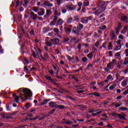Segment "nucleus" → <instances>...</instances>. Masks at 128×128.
I'll return each mask as SVG.
<instances>
[{"label": "nucleus", "instance_id": "f257e3e1", "mask_svg": "<svg viewBox=\"0 0 128 128\" xmlns=\"http://www.w3.org/2000/svg\"><path fill=\"white\" fill-rule=\"evenodd\" d=\"M18 92L20 94L22 100H27L26 98L32 96V91L28 88H20L18 90Z\"/></svg>", "mask_w": 128, "mask_h": 128}, {"label": "nucleus", "instance_id": "f03ea898", "mask_svg": "<svg viewBox=\"0 0 128 128\" xmlns=\"http://www.w3.org/2000/svg\"><path fill=\"white\" fill-rule=\"evenodd\" d=\"M116 60L115 59L112 60V62L107 64L104 70L106 72H110V70H113L114 68L116 66Z\"/></svg>", "mask_w": 128, "mask_h": 128}, {"label": "nucleus", "instance_id": "7ed1b4c3", "mask_svg": "<svg viewBox=\"0 0 128 128\" xmlns=\"http://www.w3.org/2000/svg\"><path fill=\"white\" fill-rule=\"evenodd\" d=\"M38 58L43 60H48V55L47 54H44V57L42 55V53H39L37 54Z\"/></svg>", "mask_w": 128, "mask_h": 128}, {"label": "nucleus", "instance_id": "20e7f679", "mask_svg": "<svg viewBox=\"0 0 128 128\" xmlns=\"http://www.w3.org/2000/svg\"><path fill=\"white\" fill-rule=\"evenodd\" d=\"M106 10V8H99L94 12V14L97 16H100L102 12H104Z\"/></svg>", "mask_w": 128, "mask_h": 128}, {"label": "nucleus", "instance_id": "39448f33", "mask_svg": "<svg viewBox=\"0 0 128 128\" xmlns=\"http://www.w3.org/2000/svg\"><path fill=\"white\" fill-rule=\"evenodd\" d=\"M126 67V65L124 64V61L122 60H121L118 62V64H117V68L119 70L124 68Z\"/></svg>", "mask_w": 128, "mask_h": 128}, {"label": "nucleus", "instance_id": "423d86ee", "mask_svg": "<svg viewBox=\"0 0 128 128\" xmlns=\"http://www.w3.org/2000/svg\"><path fill=\"white\" fill-rule=\"evenodd\" d=\"M66 8L67 10H74L76 9V6H73L72 3H69L66 6Z\"/></svg>", "mask_w": 128, "mask_h": 128}, {"label": "nucleus", "instance_id": "0eeeda50", "mask_svg": "<svg viewBox=\"0 0 128 128\" xmlns=\"http://www.w3.org/2000/svg\"><path fill=\"white\" fill-rule=\"evenodd\" d=\"M50 42H52L54 46H56L60 44V40L58 38H52L50 40Z\"/></svg>", "mask_w": 128, "mask_h": 128}, {"label": "nucleus", "instance_id": "6e6552de", "mask_svg": "<svg viewBox=\"0 0 128 128\" xmlns=\"http://www.w3.org/2000/svg\"><path fill=\"white\" fill-rule=\"evenodd\" d=\"M30 16L33 20H36L38 19V14L34 13V12H30Z\"/></svg>", "mask_w": 128, "mask_h": 128}, {"label": "nucleus", "instance_id": "1a4fd4ad", "mask_svg": "<svg viewBox=\"0 0 128 128\" xmlns=\"http://www.w3.org/2000/svg\"><path fill=\"white\" fill-rule=\"evenodd\" d=\"M128 78H126L121 82V86H123V88H126V86H128Z\"/></svg>", "mask_w": 128, "mask_h": 128}, {"label": "nucleus", "instance_id": "9d476101", "mask_svg": "<svg viewBox=\"0 0 128 128\" xmlns=\"http://www.w3.org/2000/svg\"><path fill=\"white\" fill-rule=\"evenodd\" d=\"M44 6H47V8H51L54 6V4L50 2L48 0H46L44 2Z\"/></svg>", "mask_w": 128, "mask_h": 128}, {"label": "nucleus", "instance_id": "9b49d317", "mask_svg": "<svg viewBox=\"0 0 128 128\" xmlns=\"http://www.w3.org/2000/svg\"><path fill=\"white\" fill-rule=\"evenodd\" d=\"M44 14H46V11L44 8H41L40 10L38 12V15L40 16H44Z\"/></svg>", "mask_w": 128, "mask_h": 128}, {"label": "nucleus", "instance_id": "f8f14e48", "mask_svg": "<svg viewBox=\"0 0 128 128\" xmlns=\"http://www.w3.org/2000/svg\"><path fill=\"white\" fill-rule=\"evenodd\" d=\"M80 30H78V28H76V27L74 26L72 29V32L74 34H75L78 36V34H80Z\"/></svg>", "mask_w": 128, "mask_h": 128}, {"label": "nucleus", "instance_id": "ddd939ff", "mask_svg": "<svg viewBox=\"0 0 128 128\" xmlns=\"http://www.w3.org/2000/svg\"><path fill=\"white\" fill-rule=\"evenodd\" d=\"M126 116L124 113L118 114V118H119L120 120H126Z\"/></svg>", "mask_w": 128, "mask_h": 128}, {"label": "nucleus", "instance_id": "4468645a", "mask_svg": "<svg viewBox=\"0 0 128 128\" xmlns=\"http://www.w3.org/2000/svg\"><path fill=\"white\" fill-rule=\"evenodd\" d=\"M58 104L56 102H49V106H50V108H56Z\"/></svg>", "mask_w": 128, "mask_h": 128}, {"label": "nucleus", "instance_id": "2eb2a0df", "mask_svg": "<svg viewBox=\"0 0 128 128\" xmlns=\"http://www.w3.org/2000/svg\"><path fill=\"white\" fill-rule=\"evenodd\" d=\"M72 26L70 25L68 27H64V30L66 32H72Z\"/></svg>", "mask_w": 128, "mask_h": 128}, {"label": "nucleus", "instance_id": "dca6fc26", "mask_svg": "<svg viewBox=\"0 0 128 128\" xmlns=\"http://www.w3.org/2000/svg\"><path fill=\"white\" fill-rule=\"evenodd\" d=\"M13 98H14V100L16 102L17 104L18 103V102L20 100V97H18V96H16V94L14 93L13 94Z\"/></svg>", "mask_w": 128, "mask_h": 128}, {"label": "nucleus", "instance_id": "f3484780", "mask_svg": "<svg viewBox=\"0 0 128 128\" xmlns=\"http://www.w3.org/2000/svg\"><path fill=\"white\" fill-rule=\"evenodd\" d=\"M80 62V60L78 59V56H74V60L72 61L73 64H78Z\"/></svg>", "mask_w": 128, "mask_h": 128}, {"label": "nucleus", "instance_id": "a211bd4d", "mask_svg": "<svg viewBox=\"0 0 128 128\" xmlns=\"http://www.w3.org/2000/svg\"><path fill=\"white\" fill-rule=\"evenodd\" d=\"M128 28V26H124V28L121 30V34H124V36H126V30Z\"/></svg>", "mask_w": 128, "mask_h": 128}, {"label": "nucleus", "instance_id": "6ab92c4d", "mask_svg": "<svg viewBox=\"0 0 128 128\" xmlns=\"http://www.w3.org/2000/svg\"><path fill=\"white\" fill-rule=\"evenodd\" d=\"M104 4H106V2L104 0H102L100 2L98 6L99 8H105V7H102L104 6Z\"/></svg>", "mask_w": 128, "mask_h": 128}, {"label": "nucleus", "instance_id": "aec40b11", "mask_svg": "<svg viewBox=\"0 0 128 128\" xmlns=\"http://www.w3.org/2000/svg\"><path fill=\"white\" fill-rule=\"evenodd\" d=\"M93 56L94 54H92V52H90V53L87 54V58H88V60H92Z\"/></svg>", "mask_w": 128, "mask_h": 128}, {"label": "nucleus", "instance_id": "412c9836", "mask_svg": "<svg viewBox=\"0 0 128 128\" xmlns=\"http://www.w3.org/2000/svg\"><path fill=\"white\" fill-rule=\"evenodd\" d=\"M52 14V10H46V14L44 16H50V14Z\"/></svg>", "mask_w": 128, "mask_h": 128}, {"label": "nucleus", "instance_id": "4be33fe9", "mask_svg": "<svg viewBox=\"0 0 128 128\" xmlns=\"http://www.w3.org/2000/svg\"><path fill=\"white\" fill-rule=\"evenodd\" d=\"M107 78L110 82H112V80H114V77H112V75L111 74H110L107 76Z\"/></svg>", "mask_w": 128, "mask_h": 128}, {"label": "nucleus", "instance_id": "5701e85b", "mask_svg": "<svg viewBox=\"0 0 128 128\" xmlns=\"http://www.w3.org/2000/svg\"><path fill=\"white\" fill-rule=\"evenodd\" d=\"M56 2L57 6H60L62 4H64V0H56Z\"/></svg>", "mask_w": 128, "mask_h": 128}, {"label": "nucleus", "instance_id": "b1692460", "mask_svg": "<svg viewBox=\"0 0 128 128\" xmlns=\"http://www.w3.org/2000/svg\"><path fill=\"white\" fill-rule=\"evenodd\" d=\"M32 10L34 12H38V7L33 6L31 8Z\"/></svg>", "mask_w": 128, "mask_h": 128}, {"label": "nucleus", "instance_id": "393cba45", "mask_svg": "<svg viewBox=\"0 0 128 128\" xmlns=\"http://www.w3.org/2000/svg\"><path fill=\"white\" fill-rule=\"evenodd\" d=\"M77 28L78 30H82V28H84V24L80 23H78V26H77Z\"/></svg>", "mask_w": 128, "mask_h": 128}, {"label": "nucleus", "instance_id": "a878e982", "mask_svg": "<svg viewBox=\"0 0 128 128\" xmlns=\"http://www.w3.org/2000/svg\"><path fill=\"white\" fill-rule=\"evenodd\" d=\"M74 20H75V22H80V16L76 15L74 17Z\"/></svg>", "mask_w": 128, "mask_h": 128}, {"label": "nucleus", "instance_id": "bb28decb", "mask_svg": "<svg viewBox=\"0 0 128 128\" xmlns=\"http://www.w3.org/2000/svg\"><path fill=\"white\" fill-rule=\"evenodd\" d=\"M88 20L87 17L82 19V20H81V22H82V24H88Z\"/></svg>", "mask_w": 128, "mask_h": 128}, {"label": "nucleus", "instance_id": "cd10ccee", "mask_svg": "<svg viewBox=\"0 0 128 128\" xmlns=\"http://www.w3.org/2000/svg\"><path fill=\"white\" fill-rule=\"evenodd\" d=\"M112 50V44L110 42L108 44V50Z\"/></svg>", "mask_w": 128, "mask_h": 128}, {"label": "nucleus", "instance_id": "c85d7f7f", "mask_svg": "<svg viewBox=\"0 0 128 128\" xmlns=\"http://www.w3.org/2000/svg\"><path fill=\"white\" fill-rule=\"evenodd\" d=\"M38 54H39V53L37 52L36 54L34 51H32V56L34 57V58H38Z\"/></svg>", "mask_w": 128, "mask_h": 128}, {"label": "nucleus", "instance_id": "c756f323", "mask_svg": "<svg viewBox=\"0 0 128 128\" xmlns=\"http://www.w3.org/2000/svg\"><path fill=\"white\" fill-rule=\"evenodd\" d=\"M66 56L68 62H72L74 58V56L71 57L70 55H67Z\"/></svg>", "mask_w": 128, "mask_h": 128}, {"label": "nucleus", "instance_id": "7c9ffc66", "mask_svg": "<svg viewBox=\"0 0 128 128\" xmlns=\"http://www.w3.org/2000/svg\"><path fill=\"white\" fill-rule=\"evenodd\" d=\"M122 44L118 46H116L114 48V50H115V52H118V50H120V48H122Z\"/></svg>", "mask_w": 128, "mask_h": 128}, {"label": "nucleus", "instance_id": "2f4dec72", "mask_svg": "<svg viewBox=\"0 0 128 128\" xmlns=\"http://www.w3.org/2000/svg\"><path fill=\"white\" fill-rule=\"evenodd\" d=\"M119 110H122V112H124L126 110H128V108L126 107H120L118 108Z\"/></svg>", "mask_w": 128, "mask_h": 128}, {"label": "nucleus", "instance_id": "473e14b6", "mask_svg": "<svg viewBox=\"0 0 128 128\" xmlns=\"http://www.w3.org/2000/svg\"><path fill=\"white\" fill-rule=\"evenodd\" d=\"M48 102H50L49 100H44V101L42 102H41V106H44V104H48Z\"/></svg>", "mask_w": 128, "mask_h": 128}, {"label": "nucleus", "instance_id": "72a5a7b5", "mask_svg": "<svg viewBox=\"0 0 128 128\" xmlns=\"http://www.w3.org/2000/svg\"><path fill=\"white\" fill-rule=\"evenodd\" d=\"M56 108H60V110H64V106L57 104V106Z\"/></svg>", "mask_w": 128, "mask_h": 128}, {"label": "nucleus", "instance_id": "f704fd0d", "mask_svg": "<svg viewBox=\"0 0 128 128\" xmlns=\"http://www.w3.org/2000/svg\"><path fill=\"white\" fill-rule=\"evenodd\" d=\"M46 46H52L53 45L52 43L49 41L46 42Z\"/></svg>", "mask_w": 128, "mask_h": 128}, {"label": "nucleus", "instance_id": "c9c22d12", "mask_svg": "<svg viewBox=\"0 0 128 128\" xmlns=\"http://www.w3.org/2000/svg\"><path fill=\"white\" fill-rule=\"evenodd\" d=\"M90 4V2L88 0H84V6H88Z\"/></svg>", "mask_w": 128, "mask_h": 128}, {"label": "nucleus", "instance_id": "e433bc0d", "mask_svg": "<svg viewBox=\"0 0 128 128\" xmlns=\"http://www.w3.org/2000/svg\"><path fill=\"white\" fill-rule=\"evenodd\" d=\"M128 16H126L124 15L122 16L121 20H124V21L128 20Z\"/></svg>", "mask_w": 128, "mask_h": 128}, {"label": "nucleus", "instance_id": "4c0bfd02", "mask_svg": "<svg viewBox=\"0 0 128 128\" xmlns=\"http://www.w3.org/2000/svg\"><path fill=\"white\" fill-rule=\"evenodd\" d=\"M112 104L116 108H120L122 106V104H120L118 102L112 103Z\"/></svg>", "mask_w": 128, "mask_h": 128}, {"label": "nucleus", "instance_id": "58836bf2", "mask_svg": "<svg viewBox=\"0 0 128 128\" xmlns=\"http://www.w3.org/2000/svg\"><path fill=\"white\" fill-rule=\"evenodd\" d=\"M72 18L70 17L67 20V24H72Z\"/></svg>", "mask_w": 128, "mask_h": 128}, {"label": "nucleus", "instance_id": "ea45409f", "mask_svg": "<svg viewBox=\"0 0 128 128\" xmlns=\"http://www.w3.org/2000/svg\"><path fill=\"white\" fill-rule=\"evenodd\" d=\"M64 124H72V121L70 120H68L66 122H63Z\"/></svg>", "mask_w": 128, "mask_h": 128}, {"label": "nucleus", "instance_id": "a19ab883", "mask_svg": "<svg viewBox=\"0 0 128 128\" xmlns=\"http://www.w3.org/2000/svg\"><path fill=\"white\" fill-rule=\"evenodd\" d=\"M88 60V58L84 56L82 59V62H86Z\"/></svg>", "mask_w": 128, "mask_h": 128}, {"label": "nucleus", "instance_id": "79ce46f5", "mask_svg": "<svg viewBox=\"0 0 128 128\" xmlns=\"http://www.w3.org/2000/svg\"><path fill=\"white\" fill-rule=\"evenodd\" d=\"M124 64H125V66H128V58L126 57L124 60Z\"/></svg>", "mask_w": 128, "mask_h": 128}, {"label": "nucleus", "instance_id": "37998d69", "mask_svg": "<svg viewBox=\"0 0 128 128\" xmlns=\"http://www.w3.org/2000/svg\"><path fill=\"white\" fill-rule=\"evenodd\" d=\"M57 24L59 25L62 24H64V21H62V19H59L58 20L57 22Z\"/></svg>", "mask_w": 128, "mask_h": 128}, {"label": "nucleus", "instance_id": "c03bdc74", "mask_svg": "<svg viewBox=\"0 0 128 128\" xmlns=\"http://www.w3.org/2000/svg\"><path fill=\"white\" fill-rule=\"evenodd\" d=\"M28 0H25L24 4H23V6H24V8H26L28 6Z\"/></svg>", "mask_w": 128, "mask_h": 128}, {"label": "nucleus", "instance_id": "a18cd8bd", "mask_svg": "<svg viewBox=\"0 0 128 128\" xmlns=\"http://www.w3.org/2000/svg\"><path fill=\"white\" fill-rule=\"evenodd\" d=\"M56 21H54V20H52L50 22V26H56Z\"/></svg>", "mask_w": 128, "mask_h": 128}, {"label": "nucleus", "instance_id": "49530a36", "mask_svg": "<svg viewBox=\"0 0 128 128\" xmlns=\"http://www.w3.org/2000/svg\"><path fill=\"white\" fill-rule=\"evenodd\" d=\"M92 66H94L92 64H89L87 66L86 70H90V68H92Z\"/></svg>", "mask_w": 128, "mask_h": 128}, {"label": "nucleus", "instance_id": "de8ad7c7", "mask_svg": "<svg viewBox=\"0 0 128 128\" xmlns=\"http://www.w3.org/2000/svg\"><path fill=\"white\" fill-rule=\"evenodd\" d=\"M111 86L116 88V86H117L116 82H112Z\"/></svg>", "mask_w": 128, "mask_h": 128}, {"label": "nucleus", "instance_id": "09e8293b", "mask_svg": "<svg viewBox=\"0 0 128 128\" xmlns=\"http://www.w3.org/2000/svg\"><path fill=\"white\" fill-rule=\"evenodd\" d=\"M92 94L93 96H98V98H100V95L96 92H94L92 93Z\"/></svg>", "mask_w": 128, "mask_h": 128}, {"label": "nucleus", "instance_id": "8fccbe9b", "mask_svg": "<svg viewBox=\"0 0 128 128\" xmlns=\"http://www.w3.org/2000/svg\"><path fill=\"white\" fill-rule=\"evenodd\" d=\"M106 44H108V42H104L102 45V48H106Z\"/></svg>", "mask_w": 128, "mask_h": 128}, {"label": "nucleus", "instance_id": "3c124183", "mask_svg": "<svg viewBox=\"0 0 128 128\" xmlns=\"http://www.w3.org/2000/svg\"><path fill=\"white\" fill-rule=\"evenodd\" d=\"M124 54H126V56L128 57V48L125 50H124Z\"/></svg>", "mask_w": 128, "mask_h": 128}, {"label": "nucleus", "instance_id": "603ef678", "mask_svg": "<svg viewBox=\"0 0 128 128\" xmlns=\"http://www.w3.org/2000/svg\"><path fill=\"white\" fill-rule=\"evenodd\" d=\"M115 30H116V34H118L120 32V27L116 28Z\"/></svg>", "mask_w": 128, "mask_h": 128}, {"label": "nucleus", "instance_id": "864d4df0", "mask_svg": "<svg viewBox=\"0 0 128 128\" xmlns=\"http://www.w3.org/2000/svg\"><path fill=\"white\" fill-rule=\"evenodd\" d=\"M54 32H56V34H58V32H60V30L58 29L57 28H54Z\"/></svg>", "mask_w": 128, "mask_h": 128}, {"label": "nucleus", "instance_id": "5fc2aeb1", "mask_svg": "<svg viewBox=\"0 0 128 128\" xmlns=\"http://www.w3.org/2000/svg\"><path fill=\"white\" fill-rule=\"evenodd\" d=\"M128 94V89L123 92V96H126Z\"/></svg>", "mask_w": 128, "mask_h": 128}, {"label": "nucleus", "instance_id": "6e6d98bb", "mask_svg": "<svg viewBox=\"0 0 128 128\" xmlns=\"http://www.w3.org/2000/svg\"><path fill=\"white\" fill-rule=\"evenodd\" d=\"M118 38H120V40H124V36L122 34H120L118 36Z\"/></svg>", "mask_w": 128, "mask_h": 128}, {"label": "nucleus", "instance_id": "4d7b16f0", "mask_svg": "<svg viewBox=\"0 0 128 128\" xmlns=\"http://www.w3.org/2000/svg\"><path fill=\"white\" fill-rule=\"evenodd\" d=\"M29 64L28 60H26V59H24V64Z\"/></svg>", "mask_w": 128, "mask_h": 128}, {"label": "nucleus", "instance_id": "13d9d810", "mask_svg": "<svg viewBox=\"0 0 128 128\" xmlns=\"http://www.w3.org/2000/svg\"><path fill=\"white\" fill-rule=\"evenodd\" d=\"M96 112H98V110H96V109H93L89 110V112L91 113Z\"/></svg>", "mask_w": 128, "mask_h": 128}, {"label": "nucleus", "instance_id": "bf43d9fd", "mask_svg": "<svg viewBox=\"0 0 128 128\" xmlns=\"http://www.w3.org/2000/svg\"><path fill=\"white\" fill-rule=\"evenodd\" d=\"M87 18H88V20H92V18H94V16H89L87 17Z\"/></svg>", "mask_w": 128, "mask_h": 128}, {"label": "nucleus", "instance_id": "052dcab7", "mask_svg": "<svg viewBox=\"0 0 128 128\" xmlns=\"http://www.w3.org/2000/svg\"><path fill=\"white\" fill-rule=\"evenodd\" d=\"M78 48L79 50H82V44H78Z\"/></svg>", "mask_w": 128, "mask_h": 128}, {"label": "nucleus", "instance_id": "680f3d73", "mask_svg": "<svg viewBox=\"0 0 128 128\" xmlns=\"http://www.w3.org/2000/svg\"><path fill=\"white\" fill-rule=\"evenodd\" d=\"M46 78V80H50L52 77L48 76H45Z\"/></svg>", "mask_w": 128, "mask_h": 128}, {"label": "nucleus", "instance_id": "e2e57ef3", "mask_svg": "<svg viewBox=\"0 0 128 128\" xmlns=\"http://www.w3.org/2000/svg\"><path fill=\"white\" fill-rule=\"evenodd\" d=\"M70 38H65L64 39V40L65 42H70Z\"/></svg>", "mask_w": 128, "mask_h": 128}, {"label": "nucleus", "instance_id": "0e129e2a", "mask_svg": "<svg viewBox=\"0 0 128 128\" xmlns=\"http://www.w3.org/2000/svg\"><path fill=\"white\" fill-rule=\"evenodd\" d=\"M120 42H122V40H118L116 42V44H120Z\"/></svg>", "mask_w": 128, "mask_h": 128}, {"label": "nucleus", "instance_id": "69168bd1", "mask_svg": "<svg viewBox=\"0 0 128 128\" xmlns=\"http://www.w3.org/2000/svg\"><path fill=\"white\" fill-rule=\"evenodd\" d=\"M114 87L112 86V85L109 87V90H114Z\"/></svg>", "mask_w": 128, "mask_h": 128}, {"label": "nucleus", "instance_id": "338daca9", "mask_svg": "<svg viewBox=\"0 0 128 128\" xmlns=\"http://www.w3.org/2000/svg\"><path fill=\"white\" fill-rule=\"evenodd\" d=\"M100 30H106V25H104L100 28Z\"/></svg>", "mask_w": 128, "mask_h": 128}, {"label": "nucleus", "instance_id": "774afa93", "mask_svg": "<svg viewBox=\"0 0 128 128\" xmlns=\"http://www.w3.org/2000/svg\"><path fill=\"white\" fill-rule=\"evenodd\" d=\"M115 56H120V52H116L115 54Z\"/></svg>", "mask_w": 128, "mask_h": 128}]
</instances>
